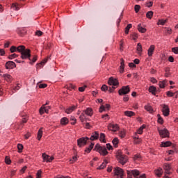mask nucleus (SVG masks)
Instances as JSON below:
<instances>
[{
	"label": "nucleus",
	"mask_w": 178,
	"mask_h": 178,
	"mask_svg": "<svg viewBox=\"0 0 178 178\" xmlns=\"http://www.w3.org/2000/svg\"><path fill=\"white\" fill-rule=\"evenodd\" d=\"M115 158L118 161V163H120V165H126V163H127V162L129 161V156L123 154L122 150H118Z\"/></svg>",
	"instance_id": "f257e3e1"
},
{
	"label": "nucleus",
	"mask_w": 178,
	"mask_h": 178,
	"mask_svg": "<svg viewBox=\"0 0 178 178\" xmlns=\"http://www.w3.org/2000/svg\"><path fill=\"white\" fill-rule=\"evenodd\" d=\"M93 151H96V152H99L100 155H102L103 156H106L109 152H108V150L106 149V147L105 146L102 147L99 143H97L93 149Z\"/></svg>",
	"instance_id": "f03ea898"
},
{
	"label": "nucleus",
	"mask_w": 178,
	"mask_h": 178,
	"mask_svg": "<svg viewBox=\"0 0 178 178\" xmlns=\"http://www.w3.org/2000/svg\"><path fill=\"white\" fill-rule=\"evenodd\" d=\"M21 59L31 60V50L30 49H25L21 54Z\"/></svg>",
	"instance_id": "7ed1b4c3"
},
{
	"label": "nucleus",
	"mask_w": 178,
	"mask_h": 178,
	"mask_svg": "<svg viewBox=\"0 0 178 178\" xmlns=\"http://www.w3.org/2000/svg\"><path fill=\"white\" fill-rule=\"evenodd\" d=\"M90 140V138L86 136V137H81L77 140V145L79 148H82V147H86L87 145V141Z\"/></svg>",
	"instance_id": "20e7f679"
},
{
	"label": "nucleus",
	"mask_w": 178,
	"mask_h": 178,
	"mask_svg": "<svg viewBox=\"0 0 178 178\" xmlns=\"http://www.w3.org/2000/svg\"><path fill=\"white\" fill-rule=\"evenodd\" d=\"M158 131L161 138H169V137H170V133L169 132V130H168V129L166 128H165L164 129H158Z\"/></svg>",
	"instance_id": "39448f33"
},
{
	"label": "nucleus",
	"mask_w": 178,
	"mask_h": 178,
	"mask_svg": "<svg viewBox=\"0 0 178 178\" xmlns=\"http://www.w3.org/2000/svg\"><path fill=\"white\" fill-rule=\"evenodd\" d=\"M161 106L163 108L161 112L163 113V116H169V115H170V108H169V106L167 104H161Z\"/></svg>",
	"instance_id": "423d86ee"
},
{
	"label": "nucleus",
	"mask_w": 178,
	"mask_h": 178,
	"mask_svg": "<svg viewBox=\"0 0 178 178\" xmlns=\"http://www.w3.org/2000/svg\"><path fill=\"white\" fill-rule=\"evenodd\" d=\"M129 92H130V86H122L118 90L119 95H126L127 94H129Z\"/></svg>",
	"instance_id": "0eeeda50"
},
{
	"label": "nucleus",
	"mask_w": 178,
	"mask_h": 178,
	"mask_svg": "<svg viewBox=\"0 0 178 178\" xmlns=\"http://www.w3.org/2000/svg\"><path fill=\"white\" fill-rule=\"evenodd\" d=\"M114 176H118V177H121L124 176V171L120 167H116L114 170Z\"/></svg>",
	"instance_id": "6e6552de"
},
{
	"label": "nucleus",
	"mask_w": 178,
	"mask_h": 178,
	"mask_svg": "<svg viewBox=\"0 0 178 178\" xmlns=\"http://www.w3.org/2000/svg\"><path fill=\"white\" fill-rule=\"evenodd\" d=\"M108 86H119V80L118 79H115L113 76L110 77L108 80Z\"/></svg>",
	"instance_id": "1a4fd4ad"
},
{
	"label": "nucleus",
	"mask_w": 178,
	"mask_h": 178,
	"mask_svg": "<svg viewBox=\"0 0 178 178\" xmlns=\"http://www.w3.org/2000/svg\"><path fill=\"white\" fill-rule=\"evenodd\" d=\"M42 156L43 158V162H52L54 159H55V157L54 156H50L48 154H46L45 153H43L42 154Z\"/></svg>",
	"instance_id": "9d476101"
},
{
	"label": "nucleus",
	"mask_w": 178,
	"mask_h": 178,
	"mask_svg": "<svg viewBox=\"0 0 178 178\" xmlns=\"http://www.w3.org/2000/svg\"><path fill=\"white\" fill-rule=\"evenodd\" d=\"M108 129L110 131H118V130H119V124L110 123L108 125Z\"/></svg>",
	"instance_id": "9b49d317"
},
{
	"label": "nucleus",
	"mask_w": 178,
	"mask_h": 178,
	"mask_svg": "<svg viewBox=\"0 0 178 178\" xmlns=\"http://www.w3.org/2000/svg\"><path fill=\"white\" fill-rule=\"evenodd\" d=\"M5 67L7 70L15 69L16 63L13 61H7L5 64Z\"/></svg>",
	"instance_id": "f8f14e48"
},
{
	"label": "nucleus",
	"mask_w": 178,
	"mask_h": 178,
	"mask_svg": "<svg viewBox=\"0 0 178 178\" xmlns=\"http://www.w3.org/2000/svg\"><path fill=\"white\" fill-rule=\"evenodd\" d=\"M98 138H99V133L98 131H94L90 138H89V140H90V141H95L98 140Z\"/></svg>",
	"instance_id": "ddd939ff"
},
{
	"label": "nucleus",
	"mask_w": 178,
	"mask_h": 178,
	"mask_svg": "<svg viewBox=\"0 0 178 178\" xmlns=\"http://www.w3.org/2000/svg\"><path fill=\"white\" fill-rule=\"evenodd\" d=\"M85 115L87 116H92L94 115V111L92 110V108H87L85 111H83Z\"/></svg>",
	"instance_id": "4468645a"
},
{
	"label": "nucleus",
	"mask_w": 178,
	"mask_h": 178,
	"mask_svg": "<svg viewBox=\"0 0 178 178\" xmlns=\"http://www.w3.org/2000/svg\"><path fill=\"white\" fill-rule=\"evenodd\" d=\"M148 91L149 92H150V94L152 95H156V92L158 91L157 89H156V87L154 86H151L149 87V89H148Z\"/></svg>",
	"instance_id": "2eb2a0df"
},
{
	"label": "nucleus",
	"mask_w": 178,
	"mask_h": 178,
	"mask_svg": "<svg viewBox=\"0 0 178 178\" xmlns=\"http://www.w3.org/2000/svg\"><path fill=\"white\" fill-rule=\"evenodd\" d=\"M154 175H156L157 177H161L162 175H163V170L162 168H159L158 169L155 170Z\"/></svg>",
	"instance_id": "dca6fc26"
},
{
	"label": "nucleus",
	"mask_w": 178,
	"mask_h": 178,
	"mask_svg": "<svg viewBox=\"0 0 178 178\" xmlns=\"http://www.w3.org/2000/svg\"><path fill=\"white\" fill-rule=\"evenodd\" d=\"M78 105H74L72 106H70L68 108H67L65 110V113H67V115H69V113H72V112H73L74 111H76V109L77 108Z\"/></svg>",
	"instance_id": "f3484780"
},
{
	"label": "nucleus",
	"mask_w": 178,
	"mask_h": 178,
	"mask_svg": "<svg viewBox=\"0 0 178 178\" xmlns=\"http://www.w3.org/2000/svg\"><path fill=\"white\" fill-rule=\"evenodd\" d=\"M154 51H155V45L152 44L147 50L148 56H152L154 55Z\"/></svg>",
	"instance_id": "a211bd4d"
},
{
	"label": "nucleus",
	"mask_w": 178,
	"mask_h": 178,
	"mask_svg": "<svg viewBox=\"0 0 178 178\" xmlns=\"http://www.w3.org/2000/svg\"><path fill=\"white\" fill-rule=\"evenodd\" d=\"M120 73H124V59L120 58Z\"/></svg>",
	"instance_id": "6ab92c4d"
},
{
	"label": "nucleus",
	"mask_w": 178,
	"mask_h": 178,
	"mask_svg": "<svg viewBox=\"0 0 178 178\" xmlns=\"http://www.w3.org/2000/svg\"><path fill=\"white\" fill-rule=\"evenodd\" d=\"M2 77H3L4 80H6V81H7V83H12V76H10V74H3Z\"/></svg>",
	"instance_id": "aec40b11"
},
{
	"label": "nucleus",
	"mask_w": 178,
	"mask_h": 178,
	"mask_svg": "<svg viewBox=\"0 0 178 178\" xmlns=\"http://www.w3.org/2000/svg\"><path fill=\"white\" fill-rule=\"evenodd\" d=\"M172 144V143L170 141L161 142V144L160 145V147L161 148H166L168 147H171Z\"/></svg>",
	"instance_id": "412c9836"
},
{
	"label": "nucleus",
	"mask_w": 178,
	"mask_h": 178,
	"mask_svg": "<svg viewBox=\"0 0 178 178\" xmlns=\"http://www.w3.org/2000/svg\"><path fill=\"white\" fill-rule=\"evenodd\" d=\"M49 110H48V107H46L44 106H42L40 109H39V113L40 115H44V113H48Z\"/></svg>",
	"instance_id": "4be33fe9"
},
{
	"label": "nucleus",
	"mask_w": 178,
	"mask_h": 178,
	"mask_svg": "<svg viewBox=\"0 0 178 178\" xmlns=\"http://www.w3.org/2000/svg\"><path fill=\"white\" fill-rule=\"evenodd\" d=\"M107 165H108V160L104 159V162L97 168V170H102V169H105Z\"/></svg>",
	"instance_id": "5701e85b"
},
{
	"label": "nucleus",
	"mask_w": 178,
	"mask_h": 178,
	"mask_svg": "<svg viewBox=\"0 0 178 178\" xmlns=\"http://www.w3.org/2000/svg\"><path fill=\"white\" fill-rule=\"evenodd\" d=\"M48 59H51V56H48L47 58L43 59L40 63L37 64V66H40V67H41V66H44V65L48 62Z\"/></svg>",
	"instance_id": "b1692460"
},
{
	"label": "nucleus",
	"mask_w": 178,
	"mask_h": 178,
	"mask_svg": "<svg viewBox=\"0 0 178 178\" xmlns=\"http://www.w3.org/2000/svg\"><path fill=\"white\" fill-rule=\"evenodd\" d=\"M124 115L127 116V118H131L136 116V113H134V111H126L124 112Z\"/></svg>",
	"instance_id": "393cba45"
},
{
	"label": "nucleus",
	"mask_w": 178,
	"mask_h": 178,
	"mask_svg": "<svg viewBox=\"0 0 178 178\" xmlns=\"http://www.w3.org/2000/svg\"><path fill=\"white\" fill-rule=\"evenodd\" d=\"M61 126H66V124H69V119L66 117H63L60 120Z\"/></svg>",
	"instance_id": "a878e982"
},
{
	"label": "nucleus",
	"mask_w": 178,
	"mask_h": 178,
	"mask_svg": "<svg viewBox=\"0 0 178 178\" xmlns=\"http://www.w3.org/2000/svg\"><path fill=\"white\" fill-rule=\"evenodd\" d=\"M95 143H91L88 147H86L84 152H86V154H90L92 149L94 148Z\"/></svg>",
	"instance_id": "bb28decb"
},
{
	"label": "nucleus",
	"mask_w": 178,
	"mask_h": 178,
	"mask_svg": "<svg viewBox=\"0 0 178 178\" xmlns=\"http://www.w3.org/2000/svg\"><path fill=\"white\" fill-rule=\"evenodd\" d=\"M131 175L134 176V178H138L140 176V171L138 170H130Z\"/></svg>",
	"instance_id": "cd10ccee"
},
{
	"label": "nucleus",
	"mask_w": 178,
	"mask_h": 178,
	"mask_svg": "<svg viewBox=\"0 0 178 178\" xmlns=\"http://www.w3.org/2000/svg\"><path fill=\"white\" fill-rule=\"evenodd\" d=\"M112 144L114 147V148H118L119 147V138H114L112 140Z\"/></svg>",
	"instance_id": "c85d7f7f"
},
{
	"label": "nucleus",
	"mask_w": 178,
	"mask_h": 178,
	"mask_svg": "<svg viewBox=\"0 0 178 178\" xmlns=\"http://www.w3.org/2000/svg\"><path fill=\"white\" fill-rule=\"evenodd\" d=\"M138 31H139V33H147V29L143 27V26L141 25V24H139L138 25Z\"/></svg>",
	"instance_id": "c756f323"
},
{
	"label": "nucleus",
	"mask_w": 178,
	"mask_h": 178,
	"mask_svg": "<svg viewBox=\"0 0 178 178\" xmlns=\"http://www.w3.org/2000/svg\"><path fill=\"white\" fill-rule=\"evenodd\" d=\"M145 109L149 112V113H154V108L149 104L145 106Z\"/></svg>",
	"instance_id": "7c9ffc66"
},
{
	"label": "nucleus",
	"mask_w": 178,
	"mask_h": 178,
	"mask_svg": "<svg viewBox=\"0 0 178 178\" xmlns=\"http://www.w3.org/2000/svg\"><path fill=\"white\" fill-rule=\"evenodd\" d=\"M106 137L105 134L101 133L99 136L100 143H106V139L105 138Z\"/></svg>",
	"instance_id": "2f4dec72"
},
{
	"label": "nucleus",
	"mask_w": 178,
	"mask_h": 178,
	"mask_svg": "<svg viewBox=\"0 0 178 178\" xmlns=\"http://www.w3.org/2000/svg\"><path fill=\"white\" fill-rule=\"evenodd\" d=\"M136 51L138 55L143 53V45H141V43L137 44Z\"/></svg>",
	"instance_id": "473e14b6"
},
{
	"label": "nucleus",
	"mask_w": 178,
	"mask_h": 178,
	"mask_svg": "<svg viewBox=\"0 0 178 178\" xmlns=\"http://www.w3.org/2000/svg\"><path fill=\"white\" fill-rule=\"evenodd\" d=\"M42 127L40 128V129L38 131V136H37V138L38 140V141L41 140V138H42Z\"/></svg>",
	"instance_id": "72a5a7b5"
},
{
	"label": "nucleus",
	"mask_w": 178,
	"mask_h": 178,
	"mask_svg": "<svg viewBox=\"0 0 178 178\" xmlns=\"http://www.w3.org/2000/svg\"><path fill=\"white\" fill-rule=\"evenodd\" d=\"M168 23V19H161L157 22V26H165V24Z\"/></svg>",
	"instance_id": "f704fd0d"
},
{
	"label": "nucleus",
	"mask_w": 178,
	"mask_h": 178,
	"mask_svg": "<svg viewBox=\"0 0 178 178\" xmlns=\"http://www.w3.org/2000/svg\"><path fill=\"white\" fill-rule=\"evenodd\" d=\"M26 49V46L24 45H19L17 47V52H19V54H22Z\"/></svg>",
	"instance_id": "c9c22d12"
},
{
	"label": "nucleus",
	"mask_w": 178,
	"mask_h": 178,
	"mask_svg": "<svg viewBox=\"0 0 178 178\" xmlns=\"http://www.w3.org/2000/svg\"><path fill=\"white\" fill-rule=\"evenodd\" d=\"M153 17H154V11L150 10L146 13V17L147 19H149V20H151V19H152Z\"/></svg>",
	"instance_id": "e433bc0d"
},
{
	"label": "nucleus",
	"mask_w": 178,
	"mask_h": 178,
	"mask_svg": "<svg viewBox=\"0 0 178 178\" xmlns=\"http://www.w3.org/2000/svg\"><path fill=\"white\" fill-rule=\"evenodd\" d=\"M79 119L81 123H84L85 120H87V117L86 116L84 112H82L81 115L79 116Z\"/></svg>",
	"instance_id": "4c0bfd02"
},
{
	"label": "nucleus",
	"mask_w": 178,
	"mask_h": 178,
	"mask_svg": "<svg viewBox=\"0 0 178 178\" xmlns=\"http://www.w3.org/2000/svg\"><path fill=\"white\" fill-rule=\"evenodd\" d=\"M133 27V25L131 24H128L127 26L125 27L124 33L125 34H129V32L130 31V29Z\"/></svg>",
	"instance_id": "58836bf2"
},
{
	"label": "nucleus",
	"mask_w": 178,
	"mask_h": 178,
	"mask_svg": "<svg viewBox=\"0 0 178 178\" xmlns=\"http://www.w3.org/2000/svg\"><path fill=\"white\" fill-rule=\"evenodd\" d=\"M157 122L159 123V124H163L165 121L163 120V118H161V114H157Z\"/></svg>",
	"instance_id": "ea45409f"
},
{
	"label": "nucleus",
	"mask_w": 178,
	"mask_h": 178,
	"mask_svg": "<svg viewBox=\"0 0 178 178\" xmlns=\"http://www.w3.org/2000/svg\"><path fill=\"white\" fill-rule=\"evenodd\" d=\"M164 170H170L172 169V165L168 163L163 164Z\"/></svg>",
	"instance_id": "a19ab883"
},
{
	"label": "nucleus",
	"mask_w": 178,
	"mask_h": 178,
	"mask_svg": "<svg viewBox=\"0 0 178 178\" xmlns=\"http://www.w3.org/2000/svg\"><path fill=\"white\" fill-rule=\"evenodd\" d=\"M37 59H38V56L37 55H35L33 58V59L29 60V64L30 65H34V63H35V62H37Z\"/></svg>",
	"instance_id": "79ce46f5"
},
{
	"label": "nucleus",
	"mask_w": 178,
	"mask_h": 178,
	"mask_svg": "<svg viewBox=\"0 0 178 178\" xmlns=\"http://www.w3.org/2000/svg\"><path fill=\"white\" fill-rule=\"evenodd\" d=\"M24 148V147L23 146V144H17V149H18V152L19 154H22V152H23V149Z\"/></svg>",
	"instance_id": "37998d69"
},
{
	"label": "nucleus",
	"mask_w": 178,
	"mask_h": 178,
	"mask_svg": "<svg viewBox=\"0 0 178 178\" xmlns=\"http://www.w3.org/2000/svg\"><path fill=\"white\" fill-rule=\"evenodd\" d=\"M74 156H72L73 160H70L72 163H74V162H76V161H77V150H75V152H74Z\"/></svg>",
	"instance_id": "c03bdc74"
},
{
	"label": "nucleus",
	"mask_w": 178,
	"mask_h": 178,
	"mask_svg": "<svg viewBox=\"0 0 178 178\" xmlns=\"http://www.w3.org/2000/svg\"><path fill=\"white\" fill-rule=\"evenodd\" d=\"M119 136L121 138H124L126 137V130L123 129L119 132Z\"/></svg>",
	"instance_id": "a18cd8bd"
},
{
	"label": "nucleus",
	"mask_w": 178,
	"mask_h": 178,
	"mask_svg": "<svg viewBox=\"0 0 178 178\" xmlns=\"http://www.w3.org/2000/svg\"><path fill=\"white\" fill-rule=\"evenodd\" d=\"M146 125L143 124L138 129V134H143V130L145 129Z\"/></svg>",
	"instance_id": "49530a36"
},
{
	"label": "nucleus",
	"mask_w": 178,
	"mask_h": 178,
	"mask_svg": "<svg viewBox=\"0 0 178 178\" xmlns=\"http://www.w3.org/2000/svg\"><path fill=\"white\" fill-rule=\"evenodd\" d=\"M70 120L72 121V122H71V124L72 126H74V124H76V123H77V119H76V118L74 116H71Z\"/></svg>",
	"instance_id": "de8ad7c7"
},
{
	"label": "nucleus",
	"mask_w": 178,
	"mask_h": 178,
	"mask_svg": "<svg viewBox=\"0 0 178 178\" xmlns=\"http://www.w3.org/2000/svg\"><path fill=\"white\" fill-rule=\"evenodd\" d=\"M141 9V6L140 5H135L134 6V10L136 13H138L140 12V10Z\"/></svg>",
	"instance_id": "09e8293b"
},
{
	"label": "nucleus",
	"mask_w": 178,
	"mask_h": 178,
	"mask_svg": "<svg viewBox=\"0 0 178 178\" xmlns=\"http://www.w3.org/2000/svg\"><path fill=\"white\" fill-rule=\"evenodd\" d=\"M165 84H166V82L165 81H159V87H160V88H165Z\"/></svg>",
	"instance_id": "8fccbe9b"
},
{
	"label": "nucleus",
	"mask_w": 178,
	"mask_h": 178,
	"mask_svg": "<svg viewBox=\"0 0 178 178\" xmlns=\"http://www.w3.org/2000/svg\"><path fill=\"white\" fill-rule=\"evenodd\" d=\"M131 36L132 37V40H134V41H136V40L138 38V34L136 32L131 34Z\"/></svg>",
	"instance_id": "3c124183"
},
{
	"label": "nucleus",
	"mask_w": 178,
	"mask_h": 178,
	"mask_svg": "<svg viewBox=\"0 0 178 178\" xmlns=\"http://www.w3.org/2000/svg\"><path fill=\"white\" fill-rule=\"evenodd\" d=\"M5 163H6V165H10V163H12V160H10V157L6 156Z\"/></svg>",
	"instance_id": "603ef678"
},
{
	"label": "nucleus",
	"mask_w": 178,
	"mask_h": 178,
	"mask_svg": "<svg viewBox=\"0 0 178 178\" xmlns=\"http://www.w3.org/2000/svg\"><path fill=\"white\" fill-rule=\"evenodd\" d=\"M176 93H175V92H172V91H168V92H166V95H167V97H168L169 98H170V97H175V95Z\"/></svg>",
	"instance_id": "864d4df0"
},
{
	"label": "nucleus",
	"mask_w": 178,
	"mask_h": 178,
	"mask_svg": "<svg viewBox=\"0 0 178 178\" xmlns=\"http://www.w3.org/2000/svg\"><path fill=\"white\" fill-rule=\"evenodd\" d=\"M18 56H19V55H17V54L14 53V54H13L11 55H9L8 56V58L12 60V59H15V58H17Z\"/></svg>",
	"instance_id": "5fc2aeb1"
},
{
	"label": "nucleus",
	"mask_w": 178,
	"mask_h": 178,
	"mask_svg": "<svg viewBox=\"0 0 178 178\" xmlns=\"http://www.w3.org/2000/svg\"><path fill=\"white\" fill-rule=\"evenodd\" d=\"M86 88H87V85H84L82 87H79V91L80 92H84V91H86Z\"/></svg>",
	"instance_id": "6e6d98bb"
},
{
	"label": "nucleus",
	"mask_w": 178,
	"mask_h": 178,
	"mask_svg": "<svg viewBox=\"0 0 178 178\" xmlns=\"http://www.w3.org/2000/svg\"><path fill=\"white\" fill-rule=\"evenodd\" d=\"M141 159V154H135L133 158L134 161H137L138 159Z\"/></svg>",
	"instance_id": "4d7b16f0"
},
{
	"label": "nucleus",
	"mask_w": 178,
	"mask_h": 178,
	"mask_svg": "<svg viewBox=\"0 0 178 178\" xmlns=\"http://www.w3.org/2000/svg\"><path fill=\"white\" fill-rule=\"evenodd\" d=\"M101 90L104 92H106V90H108V86H106V84L102 85V86L101 87Z\"/></svg>",
	"instance_id": "13d9d810"
},
{
	"label": "nucleus",
	"mask_w": 178,
	"mask_h": 178,
	"mask_svg": "<svg viewBox=\"0 0 178 178\" xmlns=\"http://www.w3.org/2000/svg\"><path fill=\"white\" fill-rule=\"evenodd\" d=\"M10 51L11 54H13V52H16V51H17V47H16L15 46H12L10 49Z\"/></svg>",
	"instance_id": "bf43d9fd"
},
{
	"label": "nucleus",
	"mask_w": 178,
	"mask_h": 178,
	"mask_svg": "<svg viewBox=\"0 0 178 178\" xmlns=\"http://www.w3.org/2000/svg\"><path fill=\"white\" fill-rule=\"evenodd\" d=\"M42 171L41 170H39L36 173V178H41L42 177Z\"/></svg>",
	"instance_id": "052dcab7"
},
{
	"label": "nucleus",
	"mask_w": 178,
	"mask_h": 178,
	"mask_svg": "<svg viewBox=\"0 0 178 178\" xmlns=\"http://www.w3.org/2000/svg\"><path fill=\"white\" fill-rule=\"evenodd\" d=\"M145 5H146L147 8H152V6L154 5V2H152V1L147 2Z\"/></svg>",
	"instance_id": "680f3d73"
},
{
	"label": "nucleus",
	"mask_w": 178,
	"mask_h": 178,
	"mask_svg": "<svg viewBox=\"0 0 178 178\" xmlns=\"http://www.w3.org/2000/svg\"><path fill=\"white\" fill-rule=\"evenodd\" d=\"M161 61L165 62L168 59V57L166 56V54H163L161 57Z\"/></svg>",
	"instance_id": "e2e57ef3"
},
{
	"label": "nucleus",
	"mask_w": 178,
	"mask_h": 178,
	"mask_svg": "<svg viewBox=\"0 0 178 178\" xmlns=\"http://www.w3.org/2000/svg\"><path fill=\"white\" fill-rule=\"evenodd\" d=\"M47 87H48V84L47 83L39 84V88H47Z\"/></svg>",
	"instance_id": "0e129e2a"
},
{
	"label": "nucleus",
	"mask_w": 178,
	"mask_h": 178,
	"mask_svg": "<svg viewBox=\"0 0 178 178\" xmlns=\"http://www.w3.org/2000/svg\"><path fill=\"white\" fill-rule=\"evenodd\" d=\"M172 52L175 54V55H177L178 54V47H172Z\"/></svg>",
	"instance_id": "69168bd1"
},
{
	"label": "nucleus",
	"mask_w": 178,
	"mask_h": 178,
	"mask_svg": "<svg viewBox=\"0 0 178 178\" xmlns=\"http://www.w3.org/2000/svg\"><path fill=\"white\" fill-rule=\"evenodd\" d=\"M127 178H133V175L131 174V171L127 170Z\"/></svg>",
	"instance_id": "338daca9"
},
{
	"label": "nucleus",
	"mask_w": 178,
	"mask_h": 178,
	"mask_svg": "<svg viewBox=\"0 0 178 178\" xmlns=\"http://www.w3.org/2000/svg\"><path fill=\"white\" fill-rule=\"evenodd\" d=\"M106 148L107 149H108V151H113V147L112 145H110V143H107L106 145Z\"/></svg>",
	"instance_id": "774afa93"
}]
</instances>
